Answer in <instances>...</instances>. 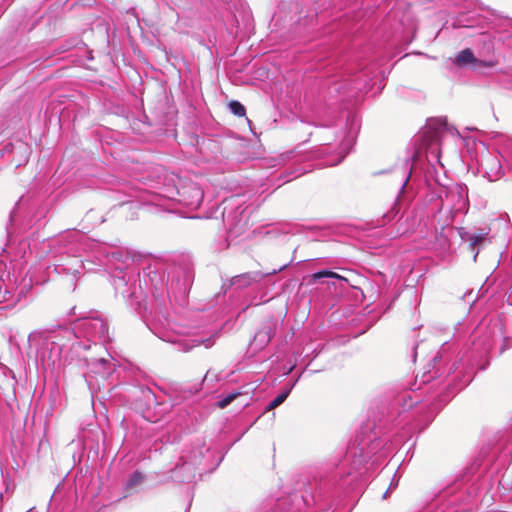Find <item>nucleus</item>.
Here are the masks:
<instances>
[{"instance_id": "nucleus-1", "label": "nucleus", "mask_w": 512, "mask_h": 512, "mask_svg": "<svg viewBox=\"0 0 512 512\" xmlns=\"http://www.w3.org/2000/svg\"><path fill=\"white\" fill-rule=\"evenodd\" d=\"M193 280V264L188 257H183L171 265L152 261L143 267L142 274L137 268L120 267H116L111 274L116 296L120 295L139 315L147 311L149 292L161 314L167 310L169 304L184 306Z\"/></svg>"}, {"instance_id": "nucleus-2", "label": "nucleus", "mask_w": 512, "mask_h": 512, "mask_svg": "<svg viewBox=\"0 0 512 512\" xmlns=\"http://www.w3.org/2000/svg\"><path fill=\"white\" fill-rule=\"evenodd\" d=\"M288 264H284L279 269H274L271 272L263 273L261 271H252L242 273L231 277L222 283L220 292L216 295V301L223 296L228 295L229 303L224 308L226 311L237 310L238 314L245 311L252 305H260L266 300L265 295L258 298L257 293L265 287L262 285V280L270 275L284 270Z\"/></svg>"}, {"instance_id": "nucleus-3", "label": "nucleus", "mask_w": 512, "mask_h": 512, "mask_svg": "<svg viewBox=\"0 0 512 512\" xmlns=\"http://www.w3.org/2000/svg\"><path fill=\"white\" fill-rule=\"evenodd\" d=\"M83 239L84 235L77 231H73L56 241L58 245L57 252L59 254H66L69 258V262L66 264H55V271L59 274H65L73 289H75V280L83 273V271L93 270V268L87 267L85 262L77 256V254L83 249V245L81 243Z\"/></svg>"}, {"instance_id": "nucleus-4", "label": "nucleus", "mask_w": 512, "mask_h": 512, "mask_svg": "<svg viewBox=\"0 0 512 512\" xmlns=\"http://www.w3.org/2000/svg\"><path fill=\"white\" fill-rule=\"evenodd\" d=\"M445 119H430L428 120L425 129L417 134L413 139V153L411 160L416 164L423 156L427 158L428 162L437 161L440 158V138L441 133L446 127Z\"/></svg>"}, {"instance_id": "nucleus-5", "label": "nucleus", "mask_w": 512, "mask_h": 512, "mask_svg": "<svg viewBox=\"0 0 512 512\" xmlns=\"http://www.w3.org/2000/svg\"><path fill=\"white\" fill-rule=\"evenodd\" d=\"M223 205L222 216L228 233L233 237L241 235L248 226L249 215L246 213L247 207H244L234 199L225 200Z\"/></svg>"}, {"instance_id": "nucleus-6", "label": "nucleus", "mask_w": 512, "mask_h": 512, "mask_svg": "<svg viewBox=\"0 0 512 512\" xmlns=\"http://www.w3.org/2000/svg\"><path fill=\"white\" fill-rule=\"evenodd\" d=\"M341 120L345 121V130L341 131L340 136H336L337 138L340 137L341 141L339 143V153H338V159L337 161L333 162L332 165H336L345 158V156L349 153L350 149L352 148L356 135L360 128V123L358 116L350 111H343L340 116Z\"/></svg>"}, {"instance_id": "nucleus-7", "label": "nucleus", "mask_w": 512, "mask_h": 512, "mask_svg": "<svg viewBox=\"0 0 512 512\" xmlns=\"http://www.w3.org/2000/svg\"><path fill=\"white\" fill-rule=\"evenodd\" d=\"M503 155L498 151H489L481 154L478 173L489 182L500 180L505 175Z\"/></svg>"}, {"instance_id": "nucleus-8", "label": "nucleus", "mask_w": 512, "mask_h": 512, "mask_svg": "<svg viewBox=\"0 0 512 512\" xmlns=\"http://www.w3.org/2000/svg\"><path fill=\"white\" fill-rule=\"evenodd\" d=\"M364 76L363 72L352 76V75H341V80H333L328 84L329 94L333 93H349L360 91L366 84V80H362Z\"/></svg>"}, {"instance_id": "nucleus-9", "label": "nucleus", "mask_w": 512, "mask_h": 512, "mask_svg": "<svg viewBox=\"0 0 512 512\" xmlns=\"http://www.w3.org/2000/svg\"><path fill=\"white\" fill-rule=\"evenodd\" d=\"M177 201L188 208L196 209L198 208L203 201V191L202 189L193 182H189L181 185L177 188Z\"/></svg>"}, {"instance_id": "nucleus-10", "label": "nucleus", "mask_w": 512, "mask_h": 512, "mask_svg": "<svg viewBox=\"0 0 512 512\" xmlns=\"http://www.w3.org/2000/svg\"><path fill=\"white\" fill-rule=\"evenodd\" d=\"M102 254L116 267L131 268L130 263L135 261L136 253L123 247H104Z\"/></svg>"}, {"instance_id": "nucleus-11", "label": "nucleus", "mask_w": 512, "mask_h": 512, "mask_svg": "<svg viewBox=\"0 0 512 512\" xmlns=\"http://www.w3.org/2000/svg\"><path fill=\"white\" fill-rule=\"evenodd\" d=\"M12 284H0V304L4 302H9L5 306H0V317L5 316L3 311L11 307L16 301H19L22 296L26 294V292L31 289L30 283H24L22 287L19 289L17 294V299L15 300V296L11 291Z\"/></svg>"}, {"instance_id": "nucleus-12", "label": "nucleus", "mask_w": 512, "mask_h": 512, "mask_svg": "<svg viewBox=\"0 0 512 512\" xmlns=\"http://www.w3.org/2000/svg\"><path fill=\"white\" fill-rule=\"evenodd\" d=\"M449 195L455 201V203L452 206V212L466 213L468 210V200L463 192V189H457L456 192L450 191Z\"/></svg>"}, {"instance_id": "nucleus-13", "label": "nucleus", "mask_w": 512, "mask_h": 512, "mask_svg": "<svg viewBox=\"0 0 512 512\" xmlns=\"http://www.w3.org/2000/svg\"><path fill=\"white\" fill-rule=\"evenodd\" d=\"M479 60L474 56L471 49L466 48L460 51L454 58L453 63L458 67H464L470 64H476Z\"/></svg>"}, {"instance_id": "nucleus-14", "label": "nucleus", "mask_w": 512, "mask_h": 512, "mask_svg": "<svg viewBox=\"0 0 512 512\" xmlns=\"http://www.w3.org/2000/svg\"><path fill=\"white\" fill-rule=\"evenodd\" d=\"M323 278L336 279V280H339V281H344L346 283L349 282V280L346 277H344V276H342V275H340L338 273H335V272H333L331 270L324 269V270H320V271H317V272L313 273L310 276L309 283L314 284V283H316L317 281H319V280H321Z\"/></svg>"}, {"instance_id": "nucleus-15", "label": "nucleus", "mask_w": 512, "mask_h": 512, "mask_svg": "<svg viewBox=\"0 0 512 512\" xmlns=\"http://www.w3.org/2000/svg\"><path fill=\"white\" fill-rule=\"evenodd\" d=\"M487 233L482 234H472L467 238V242L469 243V247L471 252L474 253L473 260L476 261V258L479 254L478 246L485 240Z\"/></svg>"}, {"instance_id": "nucleus-16", "label": "nucleus", "mask_w": 512, "mask_h": 512, "mask_svg": "<svg viewBox=\"0 0 512 512\" xmlns=\"http://www.w3.org/2000/svg\"><path fill=\"white\" fill-rule=\"evenodd\" d=\"M13 281L11 279V273L8 270L7 263L3 260H0V284H12Z\"/></svg>"}, {"instance_id": "nucleus-17", "label": "nucleus", "mask_w": 512, "mask_h": 512, "mask_svg": "<svg viewBox=\"0 0 512 512\" xmlns=\"http://www.w3.org/2000/svg\"><path fill=\"white\" fill-rule=\"evenodd\" d=\"M107 316L98 310H90L85 314L79 315L76 320H107Z\"/></svg>"}, {"instance_id": "nucleus-18", "label": "nucleus", "mask_w": 512, "mask_h": 512, "mask_svg": "<svg viewBox=\"0 0 512 512\" xmlns=\"http://www.w3.org/2000/svg\"><path fill=\"white\" fill-rule=\"evenodd\" d=\"M229 109L231 113H233L235 116L242 117L246 114V109L242 103H240L237 100H232L229 102Z\"/></svg>"}, {"instance_id": "nucleus-19", "label": "nucleus", "mask_w": 512, "mask_h": 512, "mask_svg": "<svg viewBox=\"0 0 512 512\" xmlns=\"http://www.w3.org/2000/svg\"><path fill=\"white\" fill-rule=\"evenodd\" d=\"M289 395V390H286V391H283L282 393H280L278 396H276L268 405L267 409L268 410H272V409H275L276 407H278L279 405H281L285 400L286 398L288 397Z\"/></svg>"}, {"instance_id": "nucleus-20", "label": "nucleus", "mask_w": 512, "mask_h": 512, "mask_svg": "<svg viewBox=\"0 0 512 512\" xmlns=\"http://www.w3.org/2000/svg\"><path fill=\"white\" fill-rule=\"evenodd\" d=\"M238 395H239V393H230L229 395L220 399L217 402V406L221 409L227 407L230 403H232L237 398Z\"/></svg>"}, {"instance_id": "nucleus-21", "label": "nucleus", "mask_w": 512, "mask_h": 512, "mask_svg": "<svg viewBox=\"0 0 512 512\" xmlns=\"http://www.w3.org/2000/svg\"><path fill=\"white\" fill-rule=\"evenodd\" d=\"M15 148L18 151H20V152H22L24 154V160L23 161L26 163L28 161V157H29V154H30L29 146L26 143L19 141V142H17L15 144Z\"/></svg>"}, {"instance_id": "nucleus-22", "label": "nucleus", "mask_w": 512, "mask_h": 512, "mask_svg": "<svg viewBox=\"0 0 512 512\" xmlns=\"http://www.w3.org/2000/svg\"><path fill=\"white\" fill-rule=\"evenodd\" d=\"M398 203H395V205L383 215V219L390 222L393 220L399 213V208H397Z\"/></svg>"}, {"instance_id": "nucleus-23", "label": "nucleus", "mask_w": 512, "mask_h": 512, "mask_svg": "<svg viewBox=\"0 0 512 512\" xmlns=\"http://www.w3.org/2000/svg\"><path fill=\"white\" fill-rule=\"evenodd\" d=\"M142 480V475L139 472H135L131 477V484L139 483Z\"/></svg>"}, {"instance_id": "nucleus-24", "label": "nucleus", "mask_w": 512, "mask_h": 512, "mask_svg": "<svg viewBox=\"0 0 512 512\" xmlns=\"http://www.w3.org/2000/svg\"><path fill=\"white\" fill-rule=\"evenodd\" d=\"M459 235H460V238H461L463 241L467 242V238H468L469 236H471L472 234H470L469 232H467L464 228H460V229H459Z\"/></svg>"}, {"instance_id": "nucleus-25", "label": "nucleus", "mask_w": 512, "mask_h": 512, "mask_svg": "<svg viewBox=\"0 0 512 512\" xmlns=\"http://www.w3.org/2000/svg\"><path fill=\"white\" fill-rule=\"evenodd\" d=\"M492 280H494V277H493V275H490V276L486 279V281H485V283L482 285V287L480 288L479 293H480V292H481V293H485V292H487V289H485L484 287H485V285H487V284H488L490 281H492Z\"/></svg>"}, {"instance_id": "nucleus-26", "label": "nucleus", "mask_w": 512, "mask_h": 512, "mask_svg": "<svg viewBox=\"0 0 512 512\" xmlns=\"http://www.w3.org/2000/svg\"><path fill=\"white\" fill-rule=\"evenodd\" d=\"M410 174H411V172L406 176V178H405L404 182L402 183L401 190H400V193H401V194L403 193V191H404V189H405V187H406V185H407V182H408V181H409V179H410Z\"/></svg>"}, {"instance_id": "nucleus-27", "label": "nucleus", "mask_w": 512, "mask_h": 512, "mask_svg": "<svg viewBox=\"0 0 512 512\" xmlns=\"http://www.w3.org/2000/svg\"><path fill=\"white\" fill-rule=\"evenodd\" d=\"M294 173L295 172H291L290 176L288 178L284 179V182H289L290 180H292V179H294V178H296V177H298L300 175V173H296L295 175L292 176V174H294Z\"/></svg>"}, {"instance_id": "nucleus-28", "label": "nucleus", "mask_w": 512, "mask_h": 512, "mask_svg": "<svg viewBox=\"0 0 512 512\" xmlns=\"http://www.w3.org/2000/svg\"><path fill=\"white\" fill-rule=\"evenodd\" d=\"M473 295V291H469L467 292L465 295H464V299L467 301V302H470L471 301V296Z\"/></svg>"}, {"instance_id": "nucleus-29", "label": "nucleus", "mask_w": 512, "mask_h": 512, "mask_svg": "<svg viewBox=\"0 0 512 512\" xmlns=\"http://www.w3.org/2000/svg\"><path fill=\"white\" fill-rule=\"evenodd\" d=\"M453 28H458L463 26L460 20H455L452 24Z\"/></svg>"}, {"instance_id": "nucleus-30", "label": "nucleus", "mask_w": 512, "mask_h": 512, "mask_svg": "<svg viewBox=\"0 0 512 512\" xmlns=\"http://www.w3.org/2000/svg\"><path fill=\"white\" fill-rule=\"evenodd\" d=\"M504 21L507 24V26L512 28V20L511 19H505Z\"/></svg>"}, {"instance_id": "nucleus-31", "label": "nucleus", "mask_w": 512, "mask_h": 512, "mask_svg": "<svg viewBox=\"0 0 512 512\" xmlns=\"http://www.w3.org/2000/svg\"><path fill=\"white\" fill-rule=\"evenodd\" d=\"M14 219H15V211H12L11 215H10V221L13 222Z\"/></svg>"}, {"instance_id": "nucleus-32", "label": "nucleus", "mask_w": 512, "mask_h": 512, "mask_svg": "<svg viewBox=\"0 0 512 512\" xmlns=\"http://www.w3.org/2000/svg\"><path fill=\"white\" fill-rule=\"evenodd\" d=\"M510 293V295L512 296V283L510 284V286L507 287V289Z\"/></svg>"}, {"instance_id": "nucleus-33", "label": "nucleus", "mask_w": 512, "mask_h": 512, "mask_svg": "<svg viewBox=\"0 0 512 512\" xmlns=\"http://www.w3.org/2000/svg\"><path fill=\"white\" fill-rule=\"evenodd\" d=\"M75 309H76V307H72V309H71V311H70L69 315H75Z\"/></svg>"}, {"instance_id": "nucleus-34", "label": "nucleus", "mask_w": 512, "mask_h": 512, "mask_svg": "<svg viewBox=\"0 0 512 512\" xmlns=\"http://www.w3.org/2000/svg\"><path fill=\"white\" fill-rule=\"evenodd\" d=\"M396 201L399 202L400 201V195H398V197L396 198Z\"/></svg>"}]
</instances>
